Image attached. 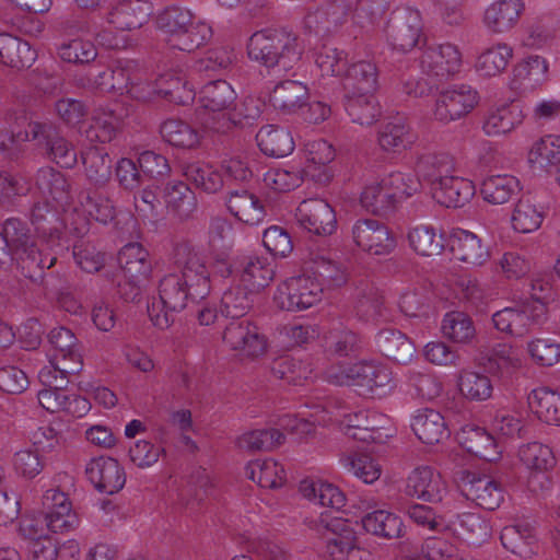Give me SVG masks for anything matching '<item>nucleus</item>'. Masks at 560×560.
Returning a JSON list of instances; mask_svg holds the SVG:
<instances>
[{
    "mask_svg": "<svg viewBox=\"0 0 560 560\" xmlns=\"http://www.w3.org/2000/svg\"><path fill=\"white\" fill-rule=\"evenodd\" d=\"M180 170L187 182L206 194H215L224 186L221 171L205 161L182 162Z\"/></svg>",
    "mask_w": 560,
    "mask_h": 560,
    "instance_id": "c756f323",
    "label": "nucleus"
},
{
    "mask_svg": "<svg viewBox=\"0 0 560 560\" xmlns=\"http://www.w3.org/2000/svg\"><path fill=\"white\" fill-rule=\"evenodd\" d=\"M523 10L522 0H500L487 8L483 23L492 33H503L517 23Z\"/></svg>",
    "mask_w": 560,
    "mask_h": 560,
    "instance_id": "72a5a7b5",
    "label": "nucleus"
},
{
    "mask_svg": "<svg viewBox=\"0 0 560 560\" xmlns=\"http://www.w3.org/2000/svg\"><path fill=\"white\" fill-rule=\"evenodd\" d=\"M152 12L148 0H122L108 12L107 21L117 30L131 31L145 24Z\"/></svg>",
    "mask_w": 560,
    "mask_h": 560,
    "instance_id": "b1692460",
    "label": "nucleus"
},
{
    "mask_svg": "<svg viewBox=\"0 0 560 560\" xmlns=\"http://www.w3.org/2000/svg\"><path fill=\"white\" fill-rule=\"evenodd\" d=\"M234 59L233 49L217 47L209 49L202 58L198 59L195 62V69L208 75L223 74L232 68Z\"/></svg>",
    "mask_w": 560,
    "mask_h": 560,
    "instance_id": "774afa93",
    "label": "nucleus"
},
{
    "mask_svg": "<svg viewBox=\"0 0 560 560\" xmlns=\"http://www.w3.org/2000/svg\"><path fill=\"white\" fill-rule=\"evenodd\" d=\"M457 481L463 495L485 510L493 511L503 501L501 483L489 475L465 469L457 472Z\"/></svg>",
    "mask_w": 560,
    "mask_h": 560,
    "instance_id": "6e6552de",
    "label": "nucleus"
},
{
    "mask_svg": "<svg viewBox=\"0 0 560 560\" xmlns=\"http://www.w3.org/2000/svg\"><path fill=\"white\" fill-rule=\"evenodd\" d=\"M523 117L518 104L513 102L489 113L482 128L488 136L503 135L510 132L516 125L522 124Z\"/></svg>",
    "mask_w": 560,
    "mask_h": 560,
    "instance_id": "3c124183",
    "label": "nucleus"
},
{
    "mask_svg": "<svg viewBox=\"0 0 560 560\" xmlns=\"http://www.w3.org/2000/svg\"><path fill=\"white\" fill-rule=\"evenodd\" d=\"M422 28V18L418 10L399 7L390 12L385 32L394 49L408 52L421 43H425Z\"/></svg>",
    "mask_w": 560,
    "mask_h": 560,
    "instance_id": "39448f33",
    "label": "nucleus"
},
{
    "mask_svg": "<svg viewBox=\"0 0 560 560\" xmlns=\"http://www.w3.org/2000/svg\"><path fill=\"white\" fill-rule=\"evenodd\" d=\"M257 292L242 282L231 285L221 298V314L238 319L253 307Z\"/></svg>",
    "mask_w": 560,
    "mask_h": 560,
    "instance_id": "a18cd8bd",
    "label": "nucleus"
},
{
    "mask_svg": "<svg viewBox=\"0 0 560 560\" xmlns=\"http://www.w3.org/2000/svg\"><path fill=\"white\" fill-rule=\"evenodd\" d=\"M411 429L424 444L434 445L447 440L451 430L441 412L433 409L420 410L412 419Z\"/></svg>",
    "mask_w": 560,
    "mask_h": 560,
    "instance_id": "cd10ccee",
    "label": "nucleus"
},
{
    "mask_svg": "<svg viewBox=\"0 0 560 560\" xmlns=\"http://www.w3.org/2000/svg\"><path fill=\"white\" fill-rule=\"evenodd\" d=\"M431 190L433 199L446 208L464 207L476 192L472 182L459 176L440 178Z\"/></svg>",
    "mask_w": 560,
    "mask_h": 560,
    "instance_id": "5701e85b",
    "label": "nucleus"
},
{
    "mask_svg": "<svg viewBox=\"0 0 560 560\" xmlns=\"http://www.w3.org/2000/svg\"><path fill=\"white\" fill-rule=\"evenodd\" d=\"M236 100V93L225 80L208 82L200 92V102L206 109L224 112L230 109Z\"/></svg>",
    "mask_w": 560,
    "mask_h": 560,
    "instance_id": "8fccbe9b",
    "label": "nucleus"
},
{
    "mask_svg": "<svg viewBox=\"0 0 560 560\" xmlns=\"http://www.w3.org/2000/svg\"><path fill=\"white\" fill-rule=\"evenodd\" d=\"M408 241L411 248L422 256L440 255L447 246L444 234H438L433 226L423 224L410 229Z\"/></svg>",
    "mask_w": 560,
    "mask_h": 560,
    "instance_id": "09e8293b",
    "label": "nucleus"
},
{
    "mask_svg": "<svg viewBox=\"0 0 560 560\" xmlns=\"http://www.w3.org/2000/svg\"><path fill=\"white\" fill-rule=\"evenodd\" d=\"M171 43L182 51H194L212 37V28L206 22L195 18Z\"/></svg>",
    "mask_w": 560,
    "mask_h": 560,
    "instance_id": "bf43d9fd",
    "label": "nucleus"
},
{
    "mask_svg": "<svg viewBox=\"0 0 560 560\" xmlns=\"http://www.w3.org/2000/svg\"><path fill=\"white\" fill-rule=\"evenodd\" d=\"M266 104L265 102L255 96H246L238 107H235L233 112L222 116V121L219 126L212 128L218 132H228L233 127L246 128L254 126L264 112Z\"/></svg>",
    "mask_w": 560,
    "mask_h": 560,
    "instance_id": "c9c22d12",
    "label": "nucleus"
},
{
    "mask_svg": "<svg viewBox=\"0 0 560 560\" xmlns=\"http://www.w3.org/2000/svg\"><path fill=\"white\" fill-rule=\"evenodd\" d=\"M36 58V50L26 40L9 33H0L1 63L20 70L30 68Z\"/></svg>",
    "mask_w": 560,
    "mask_h": 560,
    "instance_id": "473e14b6",
    "label": "nucleus"
},
{
    "mask_svg": "<svg viewBox=\"0 0 560 560\" xmlns=\"http://www.w3.org/2000/svg\"><path fill=\"white\" fill-rule=\"evenodd\" d=\"M88 179L96 187H104L112 178V158L100 148H90L82 154Z\"/></svg>",
    "mask_w": 560,
    "mask_h": 560,
    "instance_id": "de8ad7c7",
    "label": "nucleus"
},
{
    "mask_svg": "<svg viewBox=\"0 0 560 560\" xmlns=\"http://www.w3.org/2000/svg\"><path fill=\"white\" fill-rule=\"evenodd\" d=\"M256 141L260 151L271 158H284L294 150L291 131L283 127H261L256 135Z\"/></svg>",
    "mask_w": 560,
    "mask_h": 560,
    "instance_id": "4c0bfd02",
    "label": "nucleus"
},
{
    "mask_svg": "<svg viewBox=\"0 0 560 560\" xmlns=\"http://www.w3.org/2000/svg\"><path fill=\"white\" fill-rule=\"evenodd\" d=\"M299 490L307 500L335 509L336 513L346 502V497L338 487L320 479H304L300 482Z\"/></svg>",
    "mask_w": 560,
    "mask_h": 560,
    "instance_id": "37998d69",
    "label": "nucleus"
},
{
    "mask_svg": "<svg viewBox=\"0 0 560 560\" xmlns=\"http://www.w3.org/2000/svg\"><path fill=\"white\" fill-rule=\"evenodd\" d=\"M196 16L192 12L179 5H170L165 8L156 18L159 30L168 36V42L180 33Z\"/></svg>",
    "mask_w": 560,
    "mask_h": 560,
    "instance_id": "680f3d73",
    "label": "nucleus"
},
{
    "mask_svg": "<svg viewBox=\"0 0 560 560\" xmlns=\"http://www.w3.org/2000/svg\"><path fill=\"white\" fill-rule=\"evenodd\" d=\"M140 66L132 59L119 58L113 68L101 70L96 73L90 72L94 85L101 92H130L129 86L137 84L140 79L138 72Z\"/></svg>",
    "mask_w": 560,
    "mask_h": 560,
    "instance_id": "4468645a",
    "label": "nucleus"
},
{
    "mask_svg": "<svg viewBox=\"0 0 560 560\" xmlns=\"http://www.w3.org/2000/svg\"><path fill=\"white\" fill-rule=\"evenodd\" d=\"M308 89L295 80L280 81L269 94V103L282 115H293L307 105Z\"/></svg>",
    "mask_w": 560,
    "mask_h": 560,
    "instance_id": "393cba45",
    "label": "nucleus"
},
{
    "mask_svg": "<svg viewBox=\"0 0 560 560\" xmlns=\"http://www.w3.org/2000/svg\"><path fill=\"white\" fill-rule=\"evenodd\" d=\"M159 296L162 311L154 313V304L148 311L153 325L160 329H166L175 322V314L185 310L191 295L187 292L182 277L177 273H170L160 280Z\"/></svg>",
    "mask_w": 560,
    "mask_h": 560,
    "instance_id": "0eeeda50",
    "label": "nucleus"
},
{
    "mask_svg": "<svg viewBox=\"0 0 560 560\" xmlns=\"http://www.w3.org/2000/svg\"><path fill=\"white\" fill-rule=\"evenodd\" d=\"M308 275L312 277L313 281L319 283L322 293L325 289L343 285L348 279L346 268L341 262L324 256H316L313 259Z\"/></svg>",
    "mask_w": 560,
    "mask_h": 560,
    "instance_id": "49530a36",
    "label": "nucleus"
},
{
    "mask_svg": "<svg viewBox=\"0 0 560 560\" xmlns=\"http://www.w3.org/2000/svg\"><path fill=\"white\" fill-rule=\"evenodd\" d=\"M527 408L541 422L560 427V393L548 387L535 388L527 395Z\"/></svg>",
    "mask_w": 560,
    "mask_h": 560,
    "instance_id": "f704fd0d",
    "label": "nucleus"
},
{
    "mask_svg": "<svg viewBox=\"0 0 560 560\" xmlns=\"http://www.w3.org/2000/svg\"><path fill=\"white\" fill-rule=\"evenodd\" d=\"M163 199L168 210L179 220L191 218L197 210L196 194L186 183L180 180L170 182L164 186Z\"/></svg>",
    "mask_w": 560,
    "mask_h": 560,
    "instance_id": "e433bc0d",
    "label": "nucleus"
},
{
    "mask_svg": "<svg viewBox=\"0 0 560 560\" xmlns=\"http://www.w3.org/2000/svg\"><path fill=\"white\" fill-rule=\"evenodd\" d=\"M494 327L516 339L510 343L498 345L491 351L481 353L479 364L486 372L501 377L511 376L523 365L525 349V312L522 308L505 307L492 315Z\"/></svg>",
    "mask_w": 560,
    "mask_h": 560,
    "instance_id": "7ed1b4c3",
    "label": "nucleus"
},
{
    "mask_svg": "<svg viewBox=\"0 0 560 560\" xmlns=\"http://www.w3.org/2000/svg\"><path fill=\"white\" fill-rule=\"evenodd\" d=\"M415 141V135L402 116H396L382 125L378 131V143L384 151L399 152Z\"/></svg>",
    "mask_w": 560,
    "mask_h": 560,
    "instance_id": "a19ab883",
    "label": "nucleus"
},
{
    "mask_svg": "<svg viewBox=\"0 0 560 560\" xmlns=\"http://www.w3.org/2000/svg\"><path fill=\"white\" fill-rule=\"evenodd\" d=\"M81 202L88 213L96 221L107 224L116 217V209L113 200L103 191L90 189L81 195Z\"/></svg>",
    "mask_w": 560,
    "mask_h": 560,
    "instance_id": "338daca9",
    "label": "nucleus"
},
{
    "mask_svg": "<svg viewBox=\"0 0 560 560\" xmlns=\"http://www.w3.org/2000/svg\"><path fill=\"white\" fill-rule=\"evenodd\" d=\"M315 529L326 540L331 560H375L357 545V532L349 520L325 512L315 522Z\"/></svg>",
    "mask_w": 560,
    "mask_h": 560,
    "instance_id": "20e7f679",
    "label": "nucleus"
},
{
    "mask_svg": "<svg viewBox=\"0 0 560 560\" xmlns=\"http://www.w3.org/2000/svg\"><path fill=\"white\" fill-rule=\"evenodd\" d=\"M405 492L419 500L438 503L446 495L447 488L440 472L430 466H421L409 474Z\"/></svg>",
    "mask_w": 560,
    "mask_h": 560,
    "instance_id": "f3484780",
    "label": "nucleus"
},
{
    "mask_svg": "<svg viewBox=\"0 0 560 560\" xmlns=\"http://www.w3.org/2000/svg\"><path fill=\"white\" fill-rule=\"evenodd\" d=\"M300 225L317 236L331 235L337 229L334 209L323 199L304 200L298 208Z\"/></svg>",
    "mask_w": 560,
    "mask_h": 560,
    "instance_id": "dca6fc26",
    "label": "nucleus"
},
{
    "mask_svg": "<svg viewBox=\"0 0 560 560\" xmlns=\"http://www.w3.org/2000/svg\"><path fill=\"white\" fill-rule=\"evenodd\" d=\"M21 532L28 539L27 550L32 560H56L59 549L51 537L38 535L32 522L22 525Z\"/></svg>",
    "mask_w": 560,
    "mask_h": 560,
    "instance_id": "69168bd1",
    "label": "nucleus"
},
{
    "mask_svg": "<svg viewBox=\"0 0 560 560\" xmlns=\"http://www.w3.org/2000/svg\"><path fill=\"white\" fill-rule=\"evenodd\" d=\"M453 256L464 262L481 266L490 257L488 247L474 233L462 229L454 230L447 240Z\"/></svg>",
    "mask_w": 560,
    "mask_h": 560,
    "instance_id": "a878e982",
    "label": "nucleus"
},
{
    "mask_svg": "<svg viewBox=\"0 0 560 560\" xmlns=\"http://www.w3.org/2000/svg\"><path fill=\"white\" fill-rule=\"evenodd\" d=\"M225 205L232 215L246 224H258L265 218L261 200L247 189L230 191Z\"/></svg>",
    "mask_w": 560,
    "mask_h": 560,
    "instance_id": "7c9ffc66",
    "label": "nucleus"
},
{
    "mask_svg": "<svg viewBox=\"0 0 560 560\" xmlns=\"http://www.w3.org/2000/svg\"><path fill=\"white\" fill-rule=\"evenodd\" d=\"M182 281L191 301H202L211 292V271L206 262L197 255H190L185 261L180 273Z\"/></svg>",
    "mask_w": 560,
    "mask_h": 560,
    "instance_id": "bb28decb",
    "label": "nucleus"
},
{
    "mask_svg": "<svg viewBox=\"0 0 560 560\" xmlns=\"http://www.w3.org/2000/svg\"><path fill=\"white\" fill-rule=\"evenodd\" d=\"M342 102L351 120L362 126H371L382 113L374 93L343 94Z\"/></svg>",
    "mask_w": 560,
    "mask_h": 560,
    "instance_id": "ea45409f",
    "label": "nucleus"
},
{
    "mask_svg": "<svg viewBox=\"0 0 560 560\" xmlns=\"http://www.w3.org/2000/svg\"><path fill=\"white\" fill-rule=\"evenodd\" d=\"M35 183L43 192L49 194L57 202L68 201L70 185L66 176L54 167H40L35 175Z\"/></svg>",
    "mask_w": 560,
    "mask_h": 560,
    "instance_id": "5fc2aeb1",
    "label": "nucleus"
},
{
    "mask_svg": "<svg viewBox=\"0 0 560 560\" xmlns=\"http://www.w3.org/2000/svg\"><path fill=\"white\" fill-rule=\"evenodd\" d=\"M85 474L89 480L100 491L107 494L119 492L126 483V472L117 459L97 457L86 465Z\"/></svg>",
    "mask_w": 560,
    "mask_h": 560,
    "instance_id": "a211bd4d",
    "label": "nucleus"
},
{
    "mask_svg": "<svg viewBox=\"0 0 560 560\" xmlns=\"http://www.w3.org/2000/svg\"><path fill=\"white\" fill-rule=\"evenodd\" d=\"M31 224L35 236L56 254H63L70 248L68 236L63 232L66 224L57 209L48 201H37L31 208Z\"/></svg>",
    "mask_w": 560,
    "mask_h": 560,
    "instance_id": "423d86ee",
    "label": "nucleus"
},
{
    "mask_svg": "<svg viewBox=\"0 0 560 560\" xmlns=\"http://www.w3.org/2000/svg\"><path fill=\"white\" fill-rule=\"evenodd\" d=\"M343 94L375 93L378 86V70L374 62L361 60L347 66L342 74Z\"/></svg>",
    "mask_w": 560,
    "mask_h": 560,
    "instance_id": "c85d7f7f",
    "label": "nucleus"
},
{
    "mask_svg": "<svg viewBox=\"0 0 560 560\" xmlns=\"http://www.w3.org/2000/svg\"><path fill=\"white\" fill-rule=\"evenodd\" d=\"M362 526L366 533L386 539L400 538L405 535L402 520L395 513L376 510L362 517Z\"/></svg>",
    "mask_w": 560,
    "mask_h": 560,
    "instance_id": "79ce46f5",
    "label": "nucleus"
},
{
    "mask_svg": "<svg viewBox=\"0 0 560 560\" xmlns=\"http://www.w3.org/2000/svg\"><path fill=\"white\" fill-rule=\"evenodd\" d=\"M558 18L552 12H545L533 18L527 26V48H542L556 35Z\"/></svg>",
    "mask_w": 560,
    "mask_h": 560,
    "instance_id": "864d4df0",
    "label": "nucleus"
},
{
    "mask_svg": "<svg viewBox=\"0 0 560 560\" xmlns=\"http://www.w3.org/2000/svg\"><path fill=\"white\" fill-rule=\"evenodd\" d=\"M283 441L284 435L280 430L269 428L244 433L237 439V445L240 448L249 452L271 451L281 445Z\"/></svg>",
    "mask_w": 560,
    "mask_h": 560,
    "instance_id": "0e129e2a",
    "label": "nucleus"
},
{
    "mask_svg": "<svg viewBox=\"0 0 560 560\" xmlns=\"http://www.w3.org/2000/svg\"><path fill=\"white\" fill-rule=\"evenodd\" d=\"M57 255L54 252L44 254L35 242L27 247L25 246L13 252L12 262H14L18 271L25 279H28L34 284H42L46 270L55 266Z\"/></svg>",
    "mask_w": 560,
    "mask_h": 560,
    "instance_id": "6ab92c4d",
    "label": "nucleus"
},
{
    "mask_svg": "<svg viewBox=\"0 0 560 560\" xmlns=\"http://www.w3.org/2000/svg\"><path fill=\"white\" fill-rule=\"evenodd\" d=\"M24 142H32L43 158L61 168H73L78 163L73 143L51 120H30L24 130L19 131L0 130V152L5 158L19 159Z\"/></svg>",
    "mask_w": 560,
    "mask_h": 560,
    "instance_id": "f257e3e1",
    "label": "nucleus"
},
{
    "mask_svg": "<svg viewBox=\"0 0 560 560\" xmlns=\"http://www.w3.org/2000/svg\"><path fill=\"white\" fill-rule=\"evenodd\" d=\"M527 162L540 171L560 163V137L549 135L535 142L527 152Z\"/></svg>",
    "mask_w": 560,
    "mask_h": 560,
    "instance_id": "603ef678",
    "label": "nucleus"
},
{
    "mask_svg": "<svg viewBox=\"0 0 560 560\" xmlns=\"http://www.w3.org/2000/svg\"><path fill=\"white\" fill-rule=\"evenodd\" d=\"M459 445L471 455L486 462H495L501 451L495 439L485 428L476 424H465L456 432Z\"/></svg>",
    "mask_w": 560,
    "mask_h": 560,
    "instance_id": "412c9836",
    "label": "nucleus"
},
{
    "mask_svg": "<svg viewBox=\"0 0 560 560\" xmlns=\"http://www.w3.org/2000/svg\"><path fill=\"white\" fill-rule=\"evenodd\" d=\"M275 277V266L264 257L247 256L238 260L237 278L240 282L257 293L269 285Z\"/></svg>",
    "mask_w": 560,
    "mask_h": 560,
    "instance_id": "2f4dec72",
    "label": "nucleus"
},
{
    "mask_svg": "<svg viewBox=\"0 0 560 560\" xmlns=\"http://www.w3.org/2000/svg\"><path fill=\"white\" fill-rule=\"evenodd\" d=\"M555 466L556 457L548 445L527 443V491L538 495L550 490V471Z\"/></svg>",
    "mask_w": 560,
    "mask_h": 560,
    "instance_id": "9b49d317",
    "label": "nucleus"
},
{
    "mask_svg": "<svg viewBox=\"0 0 560 560\" xmlns=\"http://www.w3.org/2000/svg\"><path fill=\"white\" fill-rule=\"evenodd\" d=\"M360 201L366 211L377 215H388L393 213L398 206L393 195L383 189L380 182L366 186L361 194Z\"/></svg>",
    "mask_w": 560,
    "mask_h": 560,
    "instance_id": "e2e57ef3",
    "label": "nucleus"
},
{
    "mask_svg": "<svg viewBox=\"0 0 560 560\" xmlns=\"http://www.w3.org/2000/svg\"><path fill=\"white\" fill-rule=\"evenodd\" d=\"M477 102V92L469 85L462 84L442 91L435 100L434 118L448 124L467 115Z\"/></svg>",
    "mask_w": 560,
    "mask_h": 560,
    "instance_id": "f8f14e48",
    "label": "nucleus"
},
{
    "mask_svg": "<svg viewBox=\"0 0 560 560\" xmlns=\"http://www.w3.org/2000/svg\"><path fill=\"white\" fill-rule=\"evenodd\" d=\"M322 347L330 360L352 359L362 352L364 340L359 332L340 325L324 335Z\"/></svg>",
    "mask_w": 560,
    "mask_h": 560,
    "instance_id": "aec40b11",
    "label": "nucleus"
},
{
    "mask_svg": "<svg viewBox=\"0 0 560 560\" xmlns=\"http://www.w3.org/2000/svg\"><path fill=\"white\" fill-rule=\"evenodd\" d=\"M354 244L372 255H388L397 245L388 226L375 219H359L351 229Z\"/></svg>",
    "mask_w": 560,
    "mask_h": 560,
    "instance_id": "9d476101",
    "label": "nucleus"
},
{
    "mask_svg": "<svg viewBox=\"0 0 560 560\" xmlns=\"http://www.w3.org/2000/svg\"><path fill=\"white\" fill-rule=\"evenodd\" d=\"M374 342L384 357L398 364H408L416 354L412 340L402 331L386 327L377 331Z\"/></svg>",
    "mask_w": 560,
    "mask_h": 560,
    "instance_id": "4be33fe9",
    "label": "nucleus"
},
{
    "mask_svg": "<svg viewBox=\"0 0 560 560\" xmlns=\"http://www.w3.org/2000/svg\"><path fill=\"white\" fill-rule=\"evenodd\" d=\"M213 491L210 477L205 468H196L189 476L186 487L180 492V498L187 506L195 510Z\"/></svg>",
    "mask_w": 560,
    "mask_h": 560,
    "instance_id": "6e6d98bb",
    "label": "nucleus"
},
{
    "mask_svg": "<svg viewBox=\"0 0 560 560\" xmlns=\"http://www.w3.org/2000/svg\"><path fill=\"white\" fill-rule=\"evenodd\" d=\"M164 141L178 148H194L199 143V135L187 122L179 119H167L160 126Z\"/></svg>",
    "mask_w": 560,
    "mask_h": 560,
    "instance_id": "052dcab7",
    "label": "nucleus"
},
{
    "mask_svg": "<svg viewBox=\"0 0 560 560\" xmlns=\"http://www.w3.org/2000/svg\"><path fill=\"white\" fill-rule=\"evenodd\" d=\"M354 296V308L361 319L374 320L383 316L384 296L373 282L360 280Z\"/></svg>",
    "mask_w": 560,
    "mask_h": 560,
    "instance_id": "c03bdc74",
    "label": "nucleus"
},
{
    "mask_svg": "<svg viewBox=\"0 0 560 560\" xmlns=\"http://www.w3.org/2000/svg\"><path fill=\"white\" fill-rule=\"evenodd\" d=\"M420 66L428 75L447 80L459 71L462 55L455 45L448 43L430 45L422 51Z\"/></svg>",
    "mask_w": 560,
    "mask_h": 560,
    "instance_id": "ddd939ff",
    "label": "nucleus"
},
{
    "mask_svg": "<svg viewBox=\"0 0 560 560\" xmlns=\"http://www.w3.org/2000/svg\"><path fill=\"white\" fill-rule=\"evenodd\" d=\"M322 300V287L308 273L288 279L275 298L277 305L284 311L301 312Z\"/></svg>",
    "mask_w": 560,
    "mask_h": 560,
    "instance_id": "1a4fd4ad",
    "label": "nucleus"
},
{
    "mask_svg": "<svg viewBox=\"0 0 560 560\" xmlns=\"http://www.w3.org/2000/svg\"><path fill=\"white\" fill-rule=\"evenodd\" d=\"M246 48L248 58L276 78L292 70L300 62L303 52L295 34L272 28L252 34Z\"/></svg>",
    "mask_w": 560,
    "mask_h": 560,
    "instance_id": "f03ea898",
    "label": "nucleus"
},
{
    "mask_svg": "<svg viewBox=\"0 0 560 560\" xmlns=\"http://www.w3.org/2000/svg\"><path fill=\"white\" fill-rule=\"evenodd\" d=\"M520 186L518 179L511 175H492L481 183L483 199L493 205L506 202Z\"/></svg>",
    "mask_w": 560,
    "mask_h": 560,
    "instance_id": "4d7b16f0",
    "label": "nucleus"
},
{
    "mask_svg": "<svg viewBox=\"0 0 560 560\" xmlns=\"http://www.w3.org/2000/svg\"><path fill=\"white\" fill-rule=\"evenodd\" d=\"M223 340L232 350L256 358L267 349L266 337L247 319L231 322L223 331Z\"/></svg>",
    "mask_w": 560,
    "mask_h": 560,
    "instance_id": "2eb2a0df",
    "label": "nucleus"
},
{
    "mask_svg": "<svg viewBox=\"0 0 560 560\" xmlns=\"http://www.w3.org/2000/svg\"><path fill=\"white\" fill-rule=\"evenodd\" d=\"M154 92L166 101L178 105H186L195 97L194 90L185 74L173 70L159 75Z\"/></svg>",
    "mask_w": 560,
    "mask_h": 560,
    "instance_id": "58836bf2",
    "label": "nucleus"
},
{
    "mask_svg": "<svg viewBox=\"0 0 560 560\" xmlns=\"http://www.w3.org/2000/svg\"><path fill=\"white\" fill-rule=\"evenodd\" d=\"M460 394L470 401H483L491 397L493 386L486 374L463 371L458 377Z\"/></svg>",
    "mask_w": 560,
    "mask_h": 560,
    "instance_id": "13d9d810",
    "label": "nucleus"
}]
</instances>
